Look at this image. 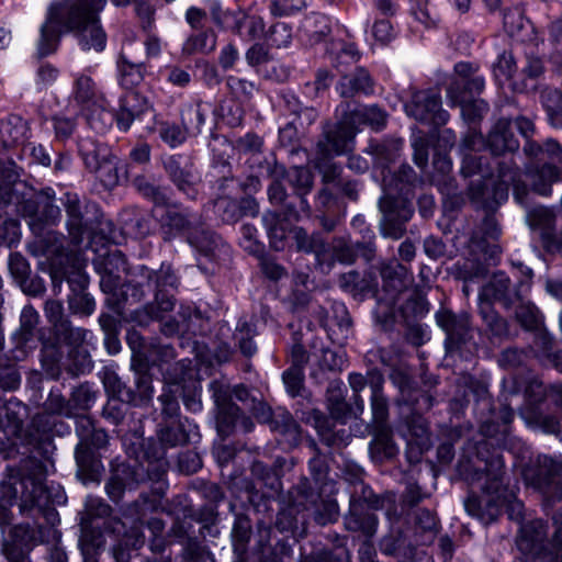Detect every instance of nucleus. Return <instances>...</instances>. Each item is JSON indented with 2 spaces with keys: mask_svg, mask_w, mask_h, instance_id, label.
<instances>
[{
  "mask_svg": "<svg viewBox=\"0 0 562 562\" xmlns=\"http://www.w3.org/2000/svg\"><path fill=\"white\" fill-rule=\"evenodd\" d=\"M103 3L104 0H60L50 3L41 27L40 55L46 56L56 49L61 27L77 32L82 49L102 50L106 35L99 24L97 13Z\"/></svg>",
  "mask_w": 562,
  "mask_h": 562,
  "instance_id": "nucleus-1",
  "label": "nucleus"
},
{
  "mask_svg": "<svg viewBox=\"0 0 562 562\" xmlns=\"http://www.w3.org/2000/svg\"><path fill=\"white\" fill-rule=\"evenodd\" d=\"M485 82L481 76L473 75L464 81H453L448 88V98L453 105H461L465 119L474 121L482 117L488 110L483 100L470 102V97L481 93Z\"/></svg>",
  "mask_w": 562,
  "mask_h": 562,
  "instance_id": "nucleus-2",
  "label": "nucleus"
},
{
  "mask_svg": "<svg viewBox=\"0 0 562 562\" xmlns=\"http://www.w3.org/2000/svg\"><path fill=\"white\" fill-rule=\"evenodd\" d=\"M386 183V196L379 203L383 213V231L391 238L398 239L405 233V223L412 217L413 207L407 199L393 196L392 183Z\"/></svg>",
  "mask_w": 562,
  "mask_h": 562,
  "instance_id": "nucleus-3",
  "label": "nucleus"
},
{
  "mask_svg": "<svg viewBox=\"0 0 562 562\" xmlns=\"http://www.w3.org/2000/svg\"><path fill=\"white\" fill-rule=\"evenodd\" d=\"M530 284L528 280H520L512 288L509 278L498 272L486 283L481 293V303L491 304L492 301L501 302L506 308L514 306L517 302L522 301L528 292Z\"/></svg>",
  "mask_w": 562,
  "mask_h": 562,
  "instance_id": "nucleus-4",
  "label": "nucleus"
},
{
  "mask_svg": "<svg viewBox=\"0 0 562 562\" xmlns=\"http://www.w3.org/2000/svg\"><path fill=\"white\" fill-rule=\"evenodd\" d=\"M405 111L415 120L436 126L445 125L449 119L448 112L441 109L440 93L432 90L415 92L405 104Z\"/></svg>",
  "mask_w": 562,
  "mask_h": 562,
  "instance_id": "nucleus-5",
  "label": "nucleus"
},
{
  "mask_svg": "<svg viewBox=\"0 0 562 562\" xmlns=\"http://www.w3.org/2000/svg\"><path fill=\"white\" fill-rule=\"evenodd\" d=\"M358 130L346 113L334 128L325 133V138L317 143V155L321 159H328L351 149Z\"/></svg>",
  "mask_w": 562,
  "mask_h": 562,
  "instance_id": "nucleus-6",
  "label": "nucleus"
},
{
  "mask_svg": "<svg viewBox=\"0 0 562 562\" xmlns=\"http://www.w3.org/2000/svg\"><path fill=\"white\" fill-rule=\"evenodd\" d=\"M165 206V212L159 217L162 238L170 241L176 235H186L194 231L202 222L201 217L181 209L177 203H169Z\"/></svg>",
  "mask_w": 562,
  "mask_h": 562,
  "instance_id": "nucleus-7",
  "label": "nucleus"
},
{
  "mask_svg": "<svg viewBox=\"0 0 562 562\" xmlns=\"http://www.w3.org/2000/svg\"><path fill=\"white\" fill-rule=\"evenodd\" d=\"M164 167L180 192L191 199L196 196L200 178L190 157L179 154L171 155L164 161Z\"/></svg>",
  "mask_w": 562,
  "mask_h": 562,
  "instance_id": "nucleus-8",
  "label": "nucleus"
},
{
  "mask_svg": "<svg viewBox=\"0 0 562 562\" xmlns=\"http://www.w3.org/2000/svg\"><path fill=\"white\" fill-rule=\"evenodd\" d=\"M213 397L217 407V430L222 436H227L239 418V407L231 401L229 386L218 381L211 383Z\"/></svg>",
  "mask_w": 562,
  "mask_h": 562,
  "instance_id": "nucleus-9",
  "label": "nucleus"
},
{
  "mask_svg": "<svg viewBox=\"0 0 562 562\" xmlns=\"http://www.w3.org/2000/svg\"><path fill=\"white\" fill-rule=\"evenodd\" d=\"M438 325L446 331V345L449 350L458 349L470 338V318L468 314L456 315L442 310L436 314Z\"/></svg>",
  "mask_w": 562,
  "mask_h": 562,
  "instance_id": "nucleus-10",
  "label": "nucleus"
},
{
  "mask_svg": "<svg viewBox=\"0 0 562 562\" xmlns=\"http://www.w3.org/2000/svg\"><path fill=\"white\" fill-rule=\"evenodd\" d=\"M497 178L498 186L495 188L494 196L497 202L504 201L508 196V187L513 186L514 196L520 204H527L528 189L527 186L519 180V171L512 161L499 162Z\"/></svg>",
  "mask_w": 562,
  "mask_h": 562,
  "instance_id": "nucleus-11",
  "label": "nucleus"
},
{
  "mask_svg": "<svg viewBox=\"0 0 562 562\" xmlns=\"http://www.w3.org/2000/svg\"><path fill=\"white\" fill-rule=\"evenodd\" d=\"M63 203L67 215L66 225L71 243L80 245L89 228L88 222L85 218L86 205L76 193L70 192L65 194Z\"/></svg>",
  "mask_w": 562,
  "mask_h": 562,
  "instance_id": "nucleus-12",
  "label": "nucleus"
},
{
  "mask_svg": "<svg viewBox=\"0 0 562 562\" xmlns=\"http://www.w3.org/2000/svg\"><path fill=\"white\" fill-rule=\"evenodd\" d=\"M188 243L202 256L214 260L225 251V245L203 222L188 234Z\"/></svg>",
  "mask_w": 562,
  "mask_h": 562,
  "instance_id": "nucleus-13",
  "label": "nucleus"
},
{
  "mask_svg": "<svg viewBox=\"0 0 562 562\" xmlns=\"http://www.w3.org/2000/svg\"><path fill=\"white\" fill-rule=\"evenodd\" d=\"M562 473V463L551 457L540 456L537 459V467L526 475V479L541 493H549L555 477Z\"/></svg>",
  "mask_w": 562,
  "mask_h": 562,
  "instance_id": "nucleus-14",
  "label": "nucleus"
},
{
  "mask_svg": "<svg viewBox=\"0 0 562 562\" xmlns=\"http://www.w3.org/2000/svg\"><path fill=\"white\" fill-rule=\"evenodd\" d=\"M526 176L535 192L541 195H549L552 184L562 181V167L544 162L541 166L528 169Z\"/></svg>",
  "mask_w": 562,
  "mask_h": 562,
  "instance_id": "nucleus-15",
  "label": "nucleus"
},
{
  "mask_svg": "<svg viewBox=\"0 0 562 562\" xmlns=\"http://www.w3.org/2000/svg\"><path fill=\"white\" fill-rule=\"evenodd\" d=\"M487 146L491 153L496 156L519 148V142L512 131L509 120L501 119L496 122L488 134Z\"/></svg>",
  "mask_w": 562,
  "mask_h": 562,
  "instance_id": "nucleus-16",
  "label": "nucleus"
},
{
  "mask_svg": "<svg viewBox=\"0 0 562 562\" xmlns=\"http://www.w3.org/2000/svg\"><path fill=\"white\" fill-rule=\"evenodd\" d=\"M339 285L359 300H363L367 295H375L378 292V280L372 272L360 276L357 271H350L340 277Z\"/></svg>",
  "mask_w": 562,
  "mask_h": 562,
  "instance_id": "nucleus-17",
  "label": "nucleus"
},
{
  "mask_svg": "<svg viewBox=\"0 0 562 562\" xmlns=\"http://www.w3.org/2000/svg\"><path fill=\"white\" fill-rule=\"evenodd\" d=\"M346 528L353 532H361L372 537L376 531L378 518L367 510L360 502H352L348 515L345 517Z\"/></svg>",
  "mask_w": 562,
  "mask_h": 562,
  "instance_id": "nucleus-18",
  "label": "nucleus"
},
{
  "mask_svg": "<svg viewBox=\"0 0 562 562\" xmlns=\"http://www.w3.org/2000/svg\"><path fill=\"white\" fill-rule=\"evenodd\" d=\"M547 537V528L541 519L530 520L520 526L516 540L524 554L536 553Z\"/></svg>",
  "mask_w": 562,
  "mask_h": 562,
  "instance_id": "nucleus-19",
  "label": "nucleus"
},
{
  "mask_svg": "<svg viewBox=\"0 0 562 562\" xmlns=\"http://www.w3.org/2000/svg\"><path fill=\"white\" fill-rule=\"evenodd\" d=\"M373 86L369 72L363 68H358L353 74L341 77L337 90L342 98H352L358 93H372Z\"/></svg>",
  "mask_w": 562,
  "mask_h": 562,
  "instance_id": "nucleus-20",
  "label": "nucleus"
},
{
  "mask_svg": "<svg viewBox=\"0 0 562 562\" xmlns=\"http://www.w3.org/2000/svg\"><path fill=\"white\" fill-rule=\"evenodd\" d=\"M522 150L530 159L547 160L546 162L562 167V146L555 139L548 138L543 144L527 140Z\"/></svg>",
  "mask_w": 562,
  "mask_h": 562,
  "instance_id": "nucleus-21",
  "label": "nucleus"
},
{
  "mask_svg": "<svg viewBox=\"0 0 562 562\" xmlns=\"http://www.w3.org/2000/svg\"><path fill=\"white\" fill-rule=\"evenodd\" d=\"M292 237L299 251L314 254L321 265L327 260L329 246L324 241L321 235H308L302 227H294L292 229Z\"/></svg>",
  "mask_w": 562,
  "mask_h": 562,
  "instance_id": "nucleus-22",
  "label": "nucleus"
},
{
  "mask_svg": "<svg viewBox=\"0 0 562 562\" xmlns=\"http://www.w3.org/2000/svg\"><path fill=\"white\" fill-rule=\"evenodd\" d=\"M392 183L393 196L397 199H407L409 201L411 190L414 183L417 181V176L413 168L408 165L400 167L395 173H389L383 176V190L386 196V183Z\"/></svg>",
  "mask_w": 562,
  "mask_h": 562,
  "instance_id": "nucleus-23",
  "label": "nucleus"
},
{
  "mask_svg": "<svg viewBox=\"0 0 562 562\" xmlns=\"http://www.w3.org/2000/svg\"><path fill=\"white\" fill-rule=\"evenodd\" d=\"M345 113L357 130L359 125L366 124L379 131L385 126L387 119V114L376 105L349 109Z\"/></svg>",
  "mask_w": 562,
  "mask_h": 562,
  "instance_id": "nucleus-24",
  "label": "nucleus"
},
{
  "mask_svg": "<svg viewBox=\"0 0 562 562\" xmlns=\"http://www.w3.org/2000/svg\"><path fill=\"white\" fill-rule=\"evenodd\" d=\"M147 109V102L137 92H127L122 99L121 109L116 114V121L121 128L127 130L134 119Z\"/></svg>",
  "mask_w": 562,
  "mask_h": 562,
  "instance_id": "nucleus-25",
  "label": "nucleus"
},
{
  "mask_svg": "<svg viewBox=\"0 0 562 562\" xmlns=\"http://www.w3.org/2000/svg\"><path fill=\"white\" fill-rule=\"evenodd\" d=\"M380 274L383 289L391 294L392 300H395L406 288V269L397 262L385 263L381 267Z\"/></svg>",
  "mask_w": 562,
  "mask_h": 562,
  "instance_id": "nucleus-26",
  "label": "nucleus"
},
{
  "mask_svg": "<svg viewBox=\"0 0 562 562\" xmlns=\"http://www.w3.org/2000/svg\"><path fill=\"white\" fill-rule=\"evenodd\" d=\"M263 223L267 227L271 247L276 250L284 249L288 234L292 233L288 220L281 218L278 213L268 212L263 216Z\"/></svg>",
  "mask_w": 562,
  "mask_h": 562,
  "instance_id": "nucleus-27",
  "label": "nucleus"
},
{
  "mask_svg": "<svg viewBox=\"0 0 562 562\" xmlns=\"http://www.w3.org/2000/svg\"><path fill=\"white\" fill-rule=\"evenodd\" d=\"M286 180L289 184L295 190V193L300 196L301 207L304 212H310V205L305 199V195L311 191L313 187V175L304 167H293L286 172Z\"/></svg>",
  "mask_w": 562,
  "mask_h": 562,
  "instance_id": "nucleus-28",
  "label": "nucleus"
},
{
  "mask_svg": "<svg viewBox=\"0 0 562 562\" xmlns=\"http://www.w3.org/2000/svg\"><path fill=\"white\" fill-rule=\"evenodd\" d=\"M27 123L19 116L10 117L0 125V137L5 147L23 144L27 139Z\"/></svg>",
  "mask_w": 562,
  "mask_h": 562,
  "instance_id": "nucleus-29",
  "label": "nucleus"
},
{
  "mask_svg": "<svg viewBox=\"0 0 562 562\" xmlns=\"http://www.w3.org/2000/svg\"><path fill=\"white\" fill-rule=\"evenodd\" d=\"M467 512L480 518L481 520H493L499 513V503L492 496H484L482 498L470 495L464 503Z\"/></svg>",
  "mask_w": 562,
  "mask_h": 562,
  "instance_id": "nucleus-30",
  "label": "nucleus"
},
{
  "mask_svg": "<svg viewBox=\"0 0 562 562\" xmlns=\"http://www.w3.org/2000/svg\"><path fill=\"white\" fill-rule=\"evenodd\" d=\"M326 400L330 416L336 420H344L350 409L345 401L344 383L341 381L336 380L329 383Z\"/></svg>",
  "mask_w": 562,
  "mask_h": 562,
  "instance_id": "nucleus-31",
  "label": "nucleus"
},
{
  "mask_svg": "<svg viewBox=\"0 0 562 562\" xmlns=\"http://www.w3.org/2000/svg\"><path fill=\"white\" fill-rule=\"evenodd\" d=\"M382 385L383 378L381 375H376L370 382V387L372 391L371 409L374 426L386 425L385 423L389 416V405L386 397L382 392Z\"/></svg>",
  "mask_w": 562,
  "mask_h": 562,
  "instance_id": "nucleus-32",
  "label": "nucleus"
},
{
  "mask_svg": "<svg viewBox=\"0 0 562 562\" xmlns=\"http://www.w3.org/2000/svg\"><path fill=\"white\" fill-rule=\"evenodd\" d=\"M432 164L436 172L431 176V182L436 184L442 193H452L454 179L449 175L452 168L451 160L447 155L436 154Z\"/></svg>",
  "mask_w": 562,
  "mask_h": 562,
  "instance_id": "nucleus-33",
  "label": "nucleus"
},
{
  "mask_svg": "<svg viewBox=\"0 0 562 562\" xmlns=\"http://www.w3.org/2000/svg\"><path fill=\"white\" fill-rule=\"evenodd\" d=\"M217 35L213 29L201 30V32L188 37L184 50L189 54L209 55L216 48Z\"/></svg>",
  "mask_w": 562,
  "mask_h": 562,
  "instance_id": "nucleus-34",
  "label": "nucleus"
},
{
  "mask_svg": "<svg viewBox=\"0 0 562 562\" xmlns=\"http://www.w3.org/2000/svg\"><path fill=\"white\" fill-rule=\"evenodd\" d=\"M401 146L398 140L371 142L366 151L374 157L378 165L384 167L396 159Z\"/></svg>",
  "mask_w": 562,
  "mask_h": 562,
  "instance_id": "nucleus-35",
  "label": "nucleus"
},
{
  "mask_svg": "<svg viewBox=\"0 0 562 562\" xmlns=\"http://www.w3.org/2000/svg\"><path fill=\"white\" fill-rule=\"evenodd\" d=\"M204 121L205 113L200 101L186 105L181 111L182 126L189 135H198Z\"/></svg>",
  "mask_w": 562,
  "mask_h": 562,
  "instance_id": "nucleus-36",
  "label": "nucleus"
},
{
  "mask_svg": "<svg viewBox=\"0 0 562 562\" xmlns=\"http://www.w3.org/2000/svg\"><path fill=\"white\" fill-rule=\"evenodd\" d=\"M75 98L81 104H85L88 109L90 105H98L103 108L104 100L97 95L94 85L90 77L80 76L77 78L75 83Z\"/></svg>",
  "mask_w": 562,
  "mask_h": 562,
  "instance_id": "nucleus-37",
  "label": "nucleus"
},
{
  "mask_svg": "<svg viewBox=\"0 0 562 562\" xmlns=\"http://www.w3.org/2000/svg\"><path fill=\"white\" fill-rule=\"evenodd\" d=\"M480 312L493 337L502 338L508 335L507 322L501 317L488 303H481Z\"/></svg>",
  "mask_w": 562,
  "mask_h": 562,
  "instance_id": "nucleus-38",
  "label": "nucleus"
},
{
  "mask_svg": "<svg viewBox=\"0 0 562 562\" xmlns=\"http://www.w3.org/2000/svg\"><path fill=\"white\" fill-rule=\"evenodd\" d=\"M370 450L374 454L387 458L395 453L391 430L386 425L375 426V435L370 445Z\"/></svg>",
  "mask_w": 562,
  "mask_h": 562,
  "instance_id": "nucleus-39",
  "label": "nucleus"
},
{
  "mask_svg": "<svg viewBox=\"0 0 562 562\" xmlns=\"http://www.w3.org/2000/svg\"><path fill=\"white\" fill-rule=\"evenodd\" d=\"M542 103L547 110L550 123L554 127H562V92L548 90L542 93Z\"/></svg>",
  "mask_w": 562,
  "mask_h": 562,
  "instance_id": "nucleus-40",
  "label": "nucleus"
},
{
  "mask_svg": "<svg viewBox=\"0 0 562 562\" xmlns=\"http://www.w3.org/2000/svg\"><path fill=\"white\" fill-rule=\"evenodd\" d=\"M344 362L345 360L341 353L329 348H324L322 349L321 356L318 357L316 362L318 371L312 372V376L317 378L318 372H339L342 370Z\"/></svg>",
  "mask_w": 562,
  "mask_h": 562,
  "instance_id": "nucleus-41",
  "label": "nucleus"
},
{
  "mask_svg": "<svg viewBox=\"0 0 562 562\" xmlns=\"http://www.w3.org/2000/svg\"><path fill=\"white\" fill-rule=\"evenodd\" d=\"M304 30L312 43L323 41L330 33L329 20L322 14H313L304 23Z\"/></svg>",
  "mask_w": 562,
  "mask_h": 562,
  "instance_id": "nucleus-42",
  "label": "nucleus"
},
{
  "mask_svg": "<svg viewBox=\"0 0 562 562\" xmlns=\"http://www.w3.org/2000/svg\"><path fill=\"white\" fill-rule=\"evenodd\" d=\"M134 186L143 196L151 200L156 206L167 205L169 199L164 189L149 182L145 177L135 178Z\"/></svg>",
  "mask_w": 562,
  "mask_h": 562,
  "instance_id": "nucleus-43",
  "label": "nucleus"
},
{
  "mask_svg": "<svg viewBox=\"0 0 562 562\" xmlns=\"http://www.w3.org/2000/svg\"><path fill=\"white\" fill-rule=\"evenodd\" d=\"M178 279L169 266H161L158 271L148 276L147 286L149 289H168L175 290Z\"/></svg>",
  "mask_w": 562,
  "mask_h": 562,
  "instance_id": "nucleus-44",
  "label": "nucleus"
},
{
  "mask_svg": "<svg viewBox=\"0 0 562 562\" xmlns=\"http://www.w3.org/2000/svg\"><path fill=\"white\" fill-rule=\"evenodd\" d=\"M40 209V218L46 223H55L60 217V209L54 204V198L48 191H43L36 196Z\"/></svg>",
  "mask_w": 562,
  "mask_h": 562,
  "instance_id": "nucleus-45",
  "label": "nucleus"
},
{
  "mask_svg": "<svg viewBox=\"0 0 562 562\" xmlns=\"http://www.w3.org/2000/svg\"><path fill=\"white\" fill-rule=\"evenodd\" d=\"M158 133L160 138L170 147L181 145L189 135L184 128L168 122H164L159 125Z\"/></svg>",
  "mask_w": 562,
  "mask_h": 562,
  "instance_id": "nucleus-46",
  "label": "nucleus"
},
{
  "mask_svg": "<svg viewBox=\"0 0 562 562\" xmlns=\"http://www.w3.org/2000/svg\"><path fill=\"white\" fill-rule=\"evenodd\" d=\"M234 338L238 342L244 356L251 357L256 352V345L252 341V329L246 322L237 326Z\"/></svg>",
  "mask_w": 562,
  "mask_h": 562,
  "instance_id": "nucleus-47",
  "label": "nucleus"
},
{
  "mask_svg": "<svg viewBox=\"0 0 562 562\" xmlns=\"http://www.w3.org/2000/svg\"><path fill=\"white\" fill-rule=\"evenodd\" d=\"M522 300H525V297ZM515 305H517L516 317L518 322L527 329L536 328L539 323L536 306L530 303H525V301L517 302Z\"/></svg>",
  "mask_w": 562,
  "mask_h": 562,
  "instance_id": "nucleus-48",
  "label": "nucleus"
},
{
  "mask_svg": "<svg viewBox=\"0 0 562 562\" xmlns=\"http://www.w3.org/2000/svg\"><path fill=\"white\" fill-rule=\"evenodd\" d=\"M267 38L277 48L286 47L292 40L291 29L283 22H277L270 27Z\"/></svg>",
  "mask_w": 562,
  "mask_h": 562,
  "instance_id": "nucleus-49",
  "label": "nucleus"
},
{
  "mask_svg": "<svg viewBox=\"0 0 562 562\" xmlns=\"http://www.w3.org/2000/svg\"><path fill=\"white\" fill-rule=\"evenodd\" d=\"M94 171L98 173L99 179L106 187H114L119 182V173L115 164L111 160H108L105 156L102 158V161L93 166Z\"/></svg>",
  "mask_w": 562,
  "mask_h": 562,
  "instance_id": "nucleus-50",
  "label": "nucleus"
},
{
  "mask_svg": "<svg viewBox=\"0 0 562 562\" xmlns=\"http://www.w3.org/2000/svg\"><path fill=\"white\" fill-rule=\"evenodd\" d=\"M284 385L291 396H297L304 387V371L301 369L289 368L282 375Z\"/></svg>",
  "mask_w": 562,
  "mask_h": 562,
  "instance_id": "nucleus-51",
  "label": "nucleus"
},
{
  "mask_svg": "<svg viewBox=\"0 0 562 562\" xmlns=\"http://www.w3.org/2000/svg\"><path fill=\"white\" fill-rule=\"evenodd\" d=\"M45 315L48 322L53 325L54 330L65 328V323L68 321L64 316V306L60 301L57 300H48L45 303Z\"/></svg>",
  "mask_w": 562,
  "mask_h": 562,
  "instance_id": "nucleus-52",
  "label": "nucleus"
},
{
  "mask_svg": "<svg viewBox=\"0 0 562 562\" xmlns=\"http://www.w3.org/2000/svg\"><path fill=\"white\" fill-rule=\"evenodd\" d=\"M236 148L244 154H260L263 148V138L255 133H247L236 140Z\"/></svg>",
  "mask_w": 562,
  "mask_h": 562,
  "instance_id": "nucleus-53",
  "label": "nucleus"
},
{
  "mask_svg": "<svg viewBox=\"0 0 562 562\" xmlns=\"http://www.w3.org/2000/svg\"><path fill=\"white\" fill-rule=\"evenodd\" d=\"M55 334L60 340L71 346H80L87 336V331L79 327H72L70 322L65 323V328L57 329Z\"/></svg>",
  "mask_w": 562,
  "mask_h": 562,
  "instance_id": "nucleus-54",
  "label": "nucleus"
},
{
  "mask_svg": "<svg viewBox=\"0 0 562 562\" xmlns=\"http://www.w3.org/2000/svg\"><path fill=\"white\" fill-rule=\"evenodd\" d=\"M155 291V305L157 311L151 306V314L155 317H160L159 312H170L173 310L176 300L172 290L168 289H153Z\"/></svg>",
  "mask_w": 562,
  "mask_h": 562,
  "instance_id": "nucleus-55",
  "label": "nucleus"
},
{
  "mask_svg": "<svg viewBox=\"0 0 562 562\" xmlns=\"http://www.w3.org/2000/svg\"><path fill=\"white\" fill-rule=\"evenodd\" d=\"M32 490L29 491L26 486V491L24 492V497L30 501L32 506L43 507L46 505L48 496L46 487L43 484L42 479H31Z\"/></svg>",
  "mask_w": 562,
  "mask_h": 562,
  "instance_id": "nucleus-56",
  "label": "nucleus"
},
{
  "mask_svg": "<svg viewBox=\"0 0 562 562\" xmlns=\"http://www.w3.org/2000/svg\"><path fill=\"white\" fill-rule=\"evenodd\" d=\"M305 0H273L270 11L273 15H290L305 8Z\"/></svg>",
  "mask_w": 562,
  "mask_h": 562,
  "instance_id": "nucleus-57",
  "label": "nucleus"
},
{
  "mask_svg": "<svg viewBox=\"0 0 562 562\" xmlns=\"http://www.w3.org/2000/svg\"><path fill=\"white\" fill-rule=\"evenodd\" d=\"M516 72V63L510 52H504L499 55L497 63L494 66V74L496 77H504L512 79Z\"/></svg>",
  "mask_w": 562,
  "mask_h": 562,
  "instance_id": "nucleus-58",
  "label": "nucleus"
},
{
  "mask_svg": "<svg viewBox=\"0 0 562 562\" xmlns=\"http://www.w3.org/2000/svg\"><path fill=\"white\" fill-rule=\"evenodd\" d=\"M94 401V393L88 383L76 387L71 393V402L79 409H88Z\"/></svg>",
  "mask_w": 562,
  "mask_h": 562,
  "instance_id": "nucleus-59",
  "label": "nucleus"
},
{
  "mask_svg": "<svg viewBox=\"0 0 562 562\" xmlns=\"http://www.w3.org/2000/svg\"><path fill=\"white\" fill-rule=\"evenodd\" d=\"M9 269L11 274L19 281H24L30 273V265L26 259L18 254H11L9 258Z\"/></svg>",
  "mask_w": 562,
  "mask_h": 562,
  "instance_id": "nucleus-60",
  "label": "nucleus"
},
{
  "mask_svg": "<svg viewBox=\"0 0 562 562\" xmlns=\"http://www.w3.org/2000/svg\"><path fill=\"white\" fill-rule=\"evenodd\" d=\"M175 358L173 348L166 345H150L148 347L147 358L144 361L157 364L159 362H168Z\"/></svg>",
  "mask_w": 562,
  "mask_h": 562,
  "instance_id": "nucleus-61",
  "label": "nucleus"
},
{
  "mask_svg": "<svg viewBox=\"0 0 562 562\" xmlns=\"http://www.w3.org/2000/svg\"><path fill=\"white\" fill-rule=\"evenodd\" d=\"M462 168L461 172L465 177H470L476 173H482V176H486L483 171L482 157L477 155V153H464L462 154Z\"/></svg>",
  "mask_w": 562,
  "mask_h": 562,
  "instance_id": "nucleus-62",
  "label": "nucleus"
},
{
  "mask_svg": "<svg viewBox=\"0 0 562 562\" xmlns=\"http://www.w3.org/2000/svg\"><path fill=\"white\" fill-rule=\"evenodd\" d=\"M159 439L161 443L175 447L186 443L188 436L180 427H167L160 431Z\"/></svg>",
  "mask_w": 562,
  "mask_h": 562,
  "instance_id": "nucleus-63",
  "label": "nucleus"
},
{
  "mask_svg": "<svg viewBox=\"0 0 562 562\" xmlns=\"http://www.w3.org/2000/svg\"><path fill=\"white\" fill-rule=\"evenodd\" d=\"M53 121L55 135L57 139L65 140L72 135L76 128V122L72 119L55 116Z\"/></svg>",
  "mask_w": 562,
  "mask_h": 562,
  "instance_id": "nucleus-64",
  "label": "nucleus"
}]
</instances>
